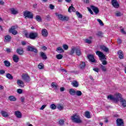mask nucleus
<instances>
[{"mask_svg":"<svg viewBox=\"0 0 126 126\" xmlns=\"http://www.w3.org/2000/svg\"><path fill=\"white\" fill-rule=\"evenodd\" d=\"M107 98L109 100H111V101L115 102V103H117L119 101L122 107H126V99L123 98V95L121 94V93H116L114 94V95L109 94L107 96Z\"/></svg>","mask_w":126,"mask_h":126,"instance_id":"f257e3e1","label":"nucleus"},{"mask_svg":"<svg viewBox=\"0 0 126 126\" xmlns=\"http://www.w3.org/2000/svg\"><path fill=\"white\" fill-rule=\"evenodd\" d=\"M95 53L96 55L98 56L102 64H103V65H107V64H108V62H107V58H106V55H105L103 52L99 51L95 52Z\"/></svg>","mask_w":126,"mask_h":126,"instance_id":"f03ea898","label":"nucleus"},{"mask_svg":"<svg viewBox=\"0 0 126 126\" xmlns=\"http://www.w3.org/2000/svg\"><path fill=\"white\" fill-rule=\"evenodd\" d=\"M71 120L73 123H75L76 124H81L82 123L80 116L77 114H74L71 116Z\"/></svg>","mask_w":126,"mask_h":126,"instance_id":"7ed1b4c3","label":"nucleus"},{"mask_svg":"<svg viewBox=\"0 0 126 126\" xmlns=\"http://www.w3.org/2000/svg\"><path fill=\"white\" fill-rule=\"evenodd\" d=\"M25 35L26 38L32 39V40H35L36 38L38 37V32H31L30 34L28 32H26Z\"/></svg>","mask_w":126,"mask_h":126,"instance_id":"20e7f679","label":"nucleus"},{"mask_svg":"<svg viewBox=\"0 0 126 126\" xmlns=\"http://www.w3.org/2000/svg\"><path fill=\"white\" fill-rule=\"evenodd\" d=\"M55 14L60 20H62V21H68V18L65 16L59 14L58 13H56Z\"/></svg>","mask_w":126,"mask_h":126,"instance_id":"39448f33","label":"nucleus"},{"mask_svg":"<svg viewBox=\"0 0 126 126\" xmlns=\"http://www.w3.org/2000/svg\"><path fill=\"white\" fill-rule=\"evenodd\" d=\"M24 16H25V18H30L31 19L33 18V13L29 11H25L24 12Z\"/></svg>","mask_w":126,"mask_h":126,"instance_id":"423d86ee","label":"nucleus"},{"mask_svg":"<svg viewBox=\"0 0 126 126\" xmlns=\"http://www.w3.org/2000/svg\"><path fill=\"white\" fill-rule=\"evenodd\" d=\"M22 78H23V80L26 81V82H29L30 81V77L27 74L22 75Z\"/></svg>","mask_w":126,"mask_h":126,"instance_id":"0eeeda50","label":"nucleus"},{"mask_svg":"<svg viewBox=\"0 0 126 126\" xmlns=\"http://www.w3.org/2000/svg\"><path fill=\"white\" fill-rule=\"evenodd\" d=\"M116 124L118 126H124V120L120 118L117 119L116 120Z\"/></svg>","mask_w":126,"mask_h":126,"instance_id":"6e6552de","label":"nucleus"},{"mask_svg":"<svg viewBox=\"0 0 126 126\" xmlns=\"http://www.w3.org/2000/svg\"><path fill=\"white\" fill-rule=\"evenodd\" d=\"M14 115L18 119H21L22 118V113L19 111H15Z\"/></svg>","mask_w":126,"mask_h":126,"instance_id":"1a4fd4ad","label":"nucleus"},{"mask_svg":"<svg viewBox=\"0 0 126 126\" xmlns=\"http://www.w3.org/2000/svg\"><path fill=\"white\" fill-rule=\"evenodd\" d=\"M111 3L115 8H118L119 6V3L117 0H112Z\"/></svg>","mask_w":126,"mask_h":126,"instance_id":"9d476101","label":"nucleus"},{"mask_svg":"<svg viewBox=\"0 0 126 126\" xmlns=\"http://www.w3.org/2000/svg\"><path fill=\"white\" fill-rule=\"evenodd\" d=\"M27 50V51L34 52V53H37V52H38V50L33 46H28Z\"/></svg>","mask_w":126,"mask_h":126,"instance_id":"9b49d317","label":"nucleus"},{"mask_svg":"<svg viewBox=\"0 0 126 126\" xmlns=\"http://www.w3.org/2000/svg\"><path fill=\"white\" fill-rule=\"evenodd\" d=\"M91 8L93 10L95 14H98V13H99V9H98V7L92 5L91 6Z\"/></svg>","mask_w":126,"mask_h":126,"instance_id":"f8f14e48","label":"nucleus"},{"mask_svg":"<svg viewBox=\"0 0 126 126\" xmlns=\"http://www.w3.org/2000/svg\"><path fill=\"white\" fill-rule=\"evenodd\" d=\"M16 27L13 26L11 28V29L9 30L10 33H12L13 35H16L17 34V31L15 30Z\"/></svg>","mask_w":126,"mask_h":126,"instance_id":"ddd939ff","label":"nucleus"},{"mask_svg":"<svg viewBox=\"0 0 126 126\" xmlns=\"http://www.w3.org/2000/svg\"><path fill=\"white\" fill-rule=\"evenodd\" d=\"M17 84L18 86H20L21 88L24 87V82H23L21 80H17Z\"/></svg>","mask_w":126,"mask_h":126,"instance_id":"4468645a","label":"nucleus"},{"mask_svg":"<svg viewBox=\"0 0 126 126\" xmlns=\"http://www.w3.org/2000/svg\"><path fill=\"white\" fill-rule=\"evenodd\" d=\"M41 34L44 37H48V31L46 30V29H44L41 31Z\"/></svg>","mask_w":126,"mask_h":126,"instance_id":"2eb2a0df","label":"nucleus"},{"mask_svg":"<svg viewBox=\"0 0 126 126\" xmlns=\"http://www.w3.org/2000/svg\"><path fill=\"white\" fill-rule=\"evenodd\" d=\"M57 108L59 111H63L64 109V106L63 104L59 103L57 104Z\"/></svg>","mask_w":126,"mask_h":126,"instance_id":"dca6fc26","label":"nucleus"},{"mask_svg":"<svg viewBox=\"0 0 126 126\" xmlns=\"http://www.w3.org/2000/svg\"><path fill=\"white\" fill-rule=\"evenodd\" d=\"M101 50H102L103 52H105V53H108L109 52V48H108L105 45H101L100 47Z\"/></svg>","mask_w":126,"mask_h":126,"instance_id":"f3484780","label":"nucleus"},{"mask_svg":"<svg viewBox=\"0 0 126 126\" xmlns=\"http://www.w3.org/2000/svg\"><path fill=\"white\" fill-rule=\"evenodd\" d=\"M88 59L92 63H95V59H94V56L93 55H89L88 56Z\"/></svg>","mask_w":126,"mask_h":126,"instance_id":"a211bd4d","label":"nucleus"},{"mask_svg":"<svg viewBox=\"0 0 126 126\" xmlns=\"http://www.w3.org/2000/svg\"><path fill=\"white\" fill-rule=\"evenodd\" d=\"M75 53L77 56H81V50L78 47H76Z\"/></svg>","mask_w":126,"mask_h":126,"instance_id":"6ab92c4d","label":"nucleus"},{"mask_svg":"<svg viewBox=\"0 0 126 126\" xmlns=\"http://www.w3.org/2000/svg\"><path fill=\"white\" fill-rule=\"evenodd\" d=\"M76 92V91H75V90L73 89H70L69 90V93L71 96H74V95H75Z\"/></svg>","mask_w":126,"mask_h":126,"instance_id":"aec40b11","label":"nucleus"},{"mask_svg":"<svg viewBox=\"0 0 126 126\" xmlns=\"http://www.w3.org/2000/svg\"><path fill=\"white\" fill-rule=\"evenodd\" d=\"M11 40V36L10 35H6L5 36V39L4 40V42L5 43H7L9 42Z\"/></svg>","mask_w":126,"mask_h":126,"instance_id":"412c9836","label":"nucleus"},{"mask_svg":"<svg viewBox=\"0 0 126 126\" xmlns=\"http://www.w3.org/2000/svg\"><path fill=\"white\" fill-rule=\"evenodd\" d=\"M13 61H14L15 63H18V62H19V57H18L17 55H13Z\"/></svg>","mask_w":126,"mask_h":126,"instance_id":"4be33fe9","label":"nucleus"},{"mask_svg":"<svg viewBox=\"0 0 126 126\" xmlns=\"http://www.w3.org/2000/svg\"><path fill=\"white\" fill-rule=\"evenodd\" d=\"M51 87L52 88H54V89H55V90L59 89V86H58V84L55 82H53L51 84Z\"/></svg>","mask_w":126,"mask_h":126,"instance_id":"5701e85b","label":"nucleus"},{"mask_svg":"<svg viewBox=\"0 0 126 126\" xmlns=\"http://www.w3.org/2000/svg\"><path fill=\"white\" fill-rule=\"evenodd\" d=\"M16 52L18 55H23V53H24V51H23V49L21 48L17 49Z\"/></svg>","mask_w":126,"mask_h":126,"instance_id":"b1692460","label":"nucleus"},{"mask_svg":"<svg viewBox=\"0 0 126 126\" xmlns=\"http://www.w3.org/2000/svg\"><path fill=\"white\" fill-rule=\"evenodd\" d=\"M118 54L120 59H124V52L121 50L118 52Z\"/></svg>","mask_w":126,"mask_h":126,"instance_id":"393cba45","label":"nucleus"},{"mask_svg":"<svg viewBox=\"0 0 126 126\" xmlns=\"http://www.w3.org/2000/svg\"><path fill=\"white\" fill-rule=\"evenodd\" d=\"M1 114L2 117H4V118H7V117H9V115L8 114V113L3 111L1 112Z\"/></svg>","mask_w":126,"mask_h":126,"instance_id":"a878e982","label":"nucleus"},{"mask_svg":"<svg viewBox=\"0 0 126 126\" xmlns=\"http://www.w3.org/2000/svg\"><path fill=\"white\" fill-rule=\"evenodd\" d=\"M90 39H86L85 40V41L86 43H87V44H91V43H92V39H93V37H92V36H90Z\"/></svg>","mask_w":126,"mask_h":126,"instance_id":"bb28decb","label":"nucleus"},{"mask_svg":"<svg viewBox=\"0 0 126 126\" xmlns=\"http://www.w3.org/2000/svg\"><path fill=\"white\" fill-rule=\"evenodd\" d=\"M10 10L12 14L15 15L18 13V11L17 9H14V8H11Z\"/></svg>","mask_w":126,"mask_h":126,"instance_id":"cd10ccee","label":"nucleus"},{"mask_svg":"<svg viewBox=\"0 0 126 126\" xmlns=\"http://www.w3.org/2000/svg\"><path fill=\"white\" fill-rule=\"evenodd\" d=\"M71 85H72L73 87H78V82L76 81H73L71 83Z\"/></svg>","mask_w":126,"mask_h":126,"instance_id":"c85d7f7f","label":"nucleus"},{"mask_svg":"<svg viewBox=\"0 0 126 126\" xmlns=\"http://www.w3.org/2000/svg\"><path fill=\"white\" fill-rule=\"evenodd\" d=\"M115 16H117V17L123 16V13L119 11H117L115 12Z\"/></svg>","mask_w":126,"mask_h":126,"instance_id":"c756f323","label":"nucleus"},{"mask_svg":"<svg viewBox=\"0 0 126 126\" xmlns=\"http://www.w3.org/2000/svg\"><path fill=\"white\" fill-rule=\"evenodd\" d=\"M40 57H41L43 60H47V56L44 52L40 53Z\"/></svg>","mask_w":126,"mask_h":126,"instance_id":"7c9ffc66","label":"nucleus"},{"mask_svg":"<svg viewBox=\"0 0 126 126\" xmlns=\"http://www.w3.org/2000/svg\"><path fill=\"white\" fill-rule=\"evenodd\" d=\"M85 117L87 119H90V118H91V116H90V112H89V111H86L85 113Z\"/></svg>","mask_w":126,"mask_h":126,"instance_id":"2f4dec72","label":"nucleus"},{"mask_svg":"<svg viewBox=\"0 0 126 126\" xmlns=\"http://www.w3.org/2000/svg\"><path fill=\"white\" fill-rule=\"evenodd\" d=\"M100 68L102 70V71H104V72L107 71V68H106V66H105L103 64H100Z\"/></svg>","mask_w":126,"mask_h":126,"instance_id":"473e14b6","label":"nucleus"},{"mask_svg":"<svg viewBox=\"0 0 126 126\" xmlns=\"http://www.w3.org/2000/svg\"><path fill=\"white\" fill-rule=\"evenodd\" d=\"M6 77L10 80H12V79H13V77L10 73H7L6 75Z\"/></svg>","mask_w":126,"mask_h":126,"instance_id":"72a5a7b5","label":"nucleus"},{"mask_svg":"<svg viewBox=\"0 0 126 126\" xmlns=\"http://www.w3.org/2000/svg\"><path fill=\"white\" fill-rule=\"evenodd\" d=\"M8 99L10 101H16V98H15V97H14V96L13 95H10L8 97Z\"/></svg>","mask_w":126,"mask_h":126,"instance_id":"f704fd0d","label":"nucleus"},{"mask_svg":"<svg viewBox=\"0 0 126 126\" xmlns=\"http://www.w3.org/2000/svg\"><path fill=\"white\" fill-rule=\"evenodd\" d=\"M56 51L57 52H58V53H60V54H62V53H63L64 52L63 49V48L60 47L57 48Z\"/></svg>","mask_w":126,"mask_h":126,"instance_id":"c9c22d12","label":"nucleus"},{"mask_svg":"<svg viewBox=\"0 0 126 126\" xmlns=\"http://www.w3.org/2000/svg\"><path fill=\"white\" fill-rule=\"evenodd\" d=\"M68 11V12H72V11L74 12L75 11V9L74 8V7H73V6H71L69 7Z\"/></svg>","mask_w":126,"mask_h":126,"instance_id":"e433bc0d","label":"nucleus"},{"mask_svg":"<svg viewBox=\"0 0 126 126\" xmlns=\"http://www.w3.org/2000/svg\"><path fill=\"white\" fill-rule=\"evenodd\" d=\"M35 19L38 22H41L42 21V18L39 15H36L35 17Z\"/></svg>","mask_w":126,"mask_h":126,"instance_id":"4c0bfd02","label":"nucleus"},{"mask_svg":"<svg viewBox=\"0 0 126 126\" xmlns=\"http://www.w3.org/2000/svg\"><path fill=\"white\" fill-rule=\"evenodd\" d=\"M75 95L79 96H82V92H81V91H76L75 93Z\"/></svg>","mask_w":126,"mask_h":126,"instance_id":"58836bf2","label":"nucleus"},{"mask_svg":"<svg viewBox=\"0 0 126 126\" xmlns=\"http://www.w3.org/2000/svg\"><path fill=\"white\" fill-rule=\"evenodd\" d=\"M39 69H44V64L40 63L38 65Z\"/></svg>","mask_w":126,"mask_h":126,"instance_id":"ea45409f","label":"nucleus"},{"mask_svg":"<svg viewBox=\"0 0 126 126\" xmlns=\"http://www.w3.org/2000/svg\"><path fill=\"white\" fill-rule=\"evenodd\" d=\"M75 49H76V47H73V48L71 49L70 52V55H71V56H72V55H73L74 53H75Z\"/></svg>","mask_w":126,"mask_h":126,"instance_id":"a19ab883","label":"nucleus"},{"mask_svg":"<svg viewBox=\"0 0 126 126\" xmlns=\"http://www.w3.org/2000/svg\"><path fill=\"white\" fill-rule=\"evenodd\" d=\"M50 108L51 110H56L57 109V106L55 104H52L50 105Z\"/></svg>","mask_w":126,"mask_h":126,"instance_id":"79ce46f5","label":"nucleus"},{"mask_svg":"<svg viewBox=\"0 0 126 126\" xmlns=\"http://www.w3.org/2000/svg\"><path fill=\"white\" fill-rule=\"evenodd\" d=\"M85 63L84 62H81L80 64V68H84V67H85Z\"/></svg>","mask_w":126,"mask_h":126,"instance_id":"37998d69","label":"nucleus"},{"mask_svg":"<svg viewBox=\"0 0 126 126\" xmlns=\"http://www.w3.org/2000/svg\"><path fill=\"white\" fill-rule=\"evenodd\" d=\"M63 56L62 54H58L56 55V58L57 60H62L63 59Z\"/></svg>","mask_w":126,"mask_h":126,"instance_id":"c03bdc74","label":"nucleus"},{"mask_svg":"<svg viewBox=\"0 0 126 126\" xmlns=\"http://www.w3.org/2000/svg\"><path fill=\"white\" fill-rule=\"evenodd\" d=\"M5 66H10V63L7 61H4Z\"/></svg>","mask_w":126,"mask_h":126,"instance_id":"a18cd8bd","label":"nucleus"},{"mask_svg":"<svg viewBox=\"0 0 126 126\" xmlns=\"http://www.w3.org/2000/svg\"><path fill=\"white\" fill-rule=\"evenodd\" d=\"M76 14L79 18H82V15H81L78 11L76 12Z\"/></svg>","mask_w":126,"mask_h":126,"instance_id":"49530a36","label":"nucleus"},{"mask_svg":"<svg viewBox=\"0 0 126 126\" xmlns=\"http://www.w3.org/2000/svg\"><path fill=\"white\" fill-rule=\"evenodd\" d=\"M97 21L99 23L101 26H103L104 25V23H103V22H102V20H101L100 19H97Z\"/></svg>","mask_w":126,"mask_h":126,"instance_id":"de8ad7c7","label":"nucleus"},{"mask_svg":"<svg viewBox=\"0 0 126 126\" xmlns=\"http://www.w3.org/2000/svg\"><path fill=\"white\" fill-rule=\"evenodd\" d=\"M120 31L122 33V34H124V35H126V32L125 31V29L124 28H121L120 30Z\"/></svg>","mask_w":126,"mask_h":126,"instance_id":"09e8293b","label":"nucleus"},{"mask_svg":"<svg viewBox=\"0 0 126 126\" xmlns=\"http://www.w3.org/2000/svg\"><path fill=\"white\" fill-rule=\"evenodd\" d=\"M63 49H64V50H67V49H68V46H67V45L66 44H63Z\"/></svg>","mask_w":126,"mask_h":126,"instance_id":"8fccbe9b","label":"nucleus"},{"mask_svg":"<svg viewBox=\"0 0 126 126\" xmlns=\"http://www.w3.org/2000/svg\"><path fill=\"white\" fill-rule=\"evenodd\" d=\"M59 124L60 125H61V126H63V125L64 124V121H63V120H61L59 121Z\"/></svg>","mask_w":126,"mask_h":126,"instance_id":"3c124183","label":"nucleus"},{"mask_svg":"<svg viewBox=\"0 0 126 126\" xmlns=\"http://www.w3.org/2000/svg\"><path fill=\"white\" fill-rule=\"evenodd\" d=\"M87 8L88 11H89V12L91 13V14H94V13L93 12V11H92V10H91V8H90L88 7Z\"/></svg>","mask_w":126,"mask_h":126,"instance_id":"603ef678","label":"nucleus"},{"mask_svg":"<svg viewBox=\"0 0 126 126\" xmlns=\"http://www.w3.org/2000/svg\"><path fill=\"white\" fill-rule=\"evenodd\" d=\"M17 93H19V94H21L23 92V91L21 89H18L17 90Z\"/></svg>","mask_w":126,"mask_h":126,"instance_id":"864d4df0","label":"nucleus"},{"mask_svg":"<svg viewBox=\"0 0 126 126\" xmlns=\"http://www.w3.org/2000/svg\"><path fill=\"white\" fill-rule=\"evenodd\" d=\"M93 70L95 71L96 72H99V68H94Z\"/></svg>","mask_w":126,"mask_h":126,"instance_id":"5fc2aeb1","label":"nucleus"},{"mask_svg":"<svg viewBox=\"0 0 126 126\" xmlns=\"http://www.w3.org/2000/svg\"><path fill=\"white\" fill-rule=\"evenodd\" d=\"M117 43H118V44H122V39L118 38L117 39Z\"/></svg>","mask_w":126,"mask_h":126,"instance_id":"6e6d98bb","label":"nucleus"},{"mask_svg":"<svg viewBox=\"0 0 126 126\" xmlns=\"http://www.w3.org/2000/svg\"><path fill=\"white\" fill-rule=\"evenodd\" d=\"M101 35H102V32H98L96 33L97 36H101Z\"/></svg>","mask_w":126,"mask_h":126,"instance_id":"4d7b16f0","label":"nucleus"},{"mask_svg":"<svg viewBox=\"0 0 126 126\" xmlns=\"http://www.w3.org/2000/svg\"><path fill=\"white\" fill-rule=\"evenodd\" d=\"M49 7L50 9H54L55 8V6L53 5L52 4H50Z\"/></svg>","mask_w":126,"mask_h":126,"instance_id":"13d9d810","label":"nucleus"},{"mask_svg":"<svg viewBox=\"0 0 126 126\" xmlns=\"http://www.w3.org/2000/svg\"><path fill=\"white\" fill-rule=\"evenodd\" d=\"M47 105H43L41 106V107L40 108V110H44V109H45V108H46Z\"/></svg>","mask_w":126,"mask_h":126,"instance_id":"bf43d9fd","label":"nucleus"},{"mask_svg":"<svg viewBox=\"0 0 126 126\" xmlns=\"http://www.w3.org/2000/svg\"><path fill=\"white\" fill-rule=\"evenodd\" d=\"M5 73V71L3 70H0V74H4Z\"/></svg>","mask_w":126,"mask_h":126,"instance_id":"052dcab7","label":"nucleus"},{"mask_svg":"<svg viewBox=\"0 0 126 126\" xmlns=\"http://www.w3.org/2000/svg\"><path fill=\"white\" fill-rule=\"evenodd\" d=\"M7 53H11V49H9V48H6V50Z\"/></svg>","mask_w":126,"mask_h":126,"instance_id":"680f3d73","label":"nucleus"},{"mask_svg":"<svg viewBox=\"0 0 126 126\" xmlns=\"http://www.w3.org/2000/svg\"><path fill=\"white\" fill-rule=\"evenodd\" d=\"M0 4H1V5H3V4H4V2L2 0H0Z\"/></svg>","mask_w":126,"mask_h":126,"instance_id":"e2e57ef3","label":"nucleus"},{"mask_svg":"<svg viewBox=\"0 0 126 126\" xmlns=\"http://www.w3.org/2000/svg\"><path fill=\"white\" fill-rule=\"evenodd\" d=\"M60 91L61 92H63V91H64V88L63 87H62L60 88Z\"/></svg>","mask_w":126,"mask_h":126,"instance_id":"0e129e2a","label":"nucleus"},{"mask_svg":"<svg viewBox=\"0 0 126 126\" xmlns=\"http://www.w3.org/2000/svg\"><path fill=\"white\" fill-rule=\"evenodd\" d=\"M4 87H3V86L2 85H0V90H3Z\"/></svg>","mask_w":126,"mask_h":126,"instance_id":"69168bd1","label":"nucleus"},{"mask_svg":"<svg viewBox=\"0 0 126 126\" xmlns=\"http://www.w3.org/2000/svg\"><path fill=\"white\" fill-rule=\"evenodd\" d=\"M26 125L27 126H33V125H32V124H30L29 122L27 123Z\"/></svg>","mask_w":126,"mask_h":126,"instance_id":"338daca9","label":"nucleus"},{"mask_svg":"<svg viewBox=\"0 0 126 126\" xmlns=\"http://www.w3.org/2000/svg\"><path fill=\"white\" fill-rule=\"evenodd\" d=\"M42 50H44V51H46L47 50V47L46 46H43L42 47Z\"/></svg>","mask_w":126,"mask_h":126,"instance_id":"774afa93","label":"nucleus"}]
</instances>
